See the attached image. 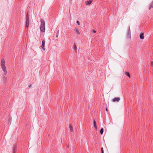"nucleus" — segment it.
<instances>
[{
  "mask_svg": "<svg viewBox=\"0 0 153 153\" xmlns=\"http://www.w3.org/2000/svg\"><path fill=\"white\" fill-rule=\"evenodd\" d=\"M40 30L42 32H45V26H40Z\"/></svg>",
  "mask_w": 153,
  "mask_h": 153,
  "instance_id": "nucleus-7",
  "label": "nucleus"
},
{
  "mask_svg": "<svg viewBox=\"0 0 153 153\" xmlns=\"http://www.w3.org/2000/svg\"><path fill=\"white\" fill-rule=\"evenodd\" d=\"M92 1V0H89L86 1L85 3L87 5H90Z\"/></svg>",
  "mask_w": 153,
  "mask_h": 153,
  "instance_id": "nucleus-6",
  "label": "nucleus"
},
{
  "mask_svg": "<svg viewBox=\"0 0 153 153\" xmlns=\"http://www.w3.org/2000/svg\"><path fill=\"white\" fill-rule=\"evenodd\" d=\"M93 32L94 33H96V30H94L93 31Z\"/></svg>",
  "mask_w": 153,
  "mask_h": 153,
  "instance_id": "nucleus-24",
  "label": "nucleus"
},
{
  "mask_svg": "<svg viewBox=\"0 0 153 153\" xmlns=\"http://www.w3.org/2000/svg\"><path fill=\"white\" fill-rule=\"evenodd\" d=\"M120 100V98L119 97H115L114 99H113L112 100V101L113 102H115V101H117V102H119Z\"/></svg>",
  "mask_w": 153,
  "mask_h": 153,
  "instance_id": "nucleus-4",
  "label": "nucleus"
},
{
  "mask_svg": "<svg viewBox=\"0 0 153 153\" xmlns=\"http://www.w3.org/2000/svg\"><path fill=\"white\" fill-rule=\"evenodd\" d=\"M11 119L10 117L9 119V124H11Z\"/></svg>",
  "mask_w": 153,
  "mask_h": 153,
  "instance_id": "nucleus-17",
  "label": "nucleus"
},
{
  "mask_svg": "<svg viewBox=\"0 0 153 153\" xmlns=\"http://www.w3.org/2000/svg\"><path fill=\"white\" fill-rule=\"evenodd\" d=\"M40 26H45V22L44 20L42 19H41L40 20Z\"/></svg>",
  "mask_w": 153,
  "mask_h": 153,
  "instance_id": "nucleus-3",
  "label": "nucleus"
},
{
  "mask_svg": "<svg viewBox=\"0 0 153 153\" xmlns=\"http://www.w3.org/2000/svg\"><path fill=\"white\" fill-rule=\"evenodd\" d=\"M151 65L153 67V62L152 61L151 62Z\"/></svg>",
  "mask_w": 153,
  "mask_h": 153,
  "instance_id": "nucleus-21",
  "label": "nucleus"
},
{
  "mask_svg": "<svg viewBox=\"0 0 153 153\" xmlns=\"http://www.w3.org/2000/svg\"><path fill=\"white\" fill-rule=\"evenodd\" d=\"M103 132V128H102L100 130V133L101 134H102Z\"/></svg>",
  "mask_w": 153,
  "mask_h": 153,
  "instance_id": "nucleus-14",
  "label": "nucleus"
},
{
  "mask_svg": "<svg viewBox=\"0 0 153 153\" xmlns=\"http://www.w3.org/2000/svg\"><path fill=\"white\" fill-rule=\"evenodd\" d=\"M106 111H108V108H107L106 109Z\"/></svg>",
  "mask_w": 153,
  "mask_h": 153,
  "instance_id": "nucleus-25",
  "label": "nucleus"
},
{
  "mask_svg": "<svg viewBox=\"0 0 153 153\" xmlns=\"http://www.w3.org/2000/svg\"><path fill=\"white\" fill-rule=\"evenodd\" d=\"M144 33H140V38L141 39H144Z\"/></svg>",
  "mask_w": 153,
  "mask_h": 153,
  "instance_id": "nucleus-9",
  "label": "nucleus"
},
{
  "mask_svg": "<svg viewBox=\"0 0 153 153\" xmlns=\"http://www.w3.org/2000/svg\"><path fill=\"white\" fill-rule=\"evenodd\" d=\"M29 25V22H26L25 28H27Z\"/></svg>",
  "mask_w": 153,
  "mask_h": 153,
  "instance_id": "nucleus-10",
  "label": "nucleus"
},
{
  "mask_svg": "<svg viewBox=\"0 0 153 153\" xmlns=\"http://www.w3.org/2000/svg\"><path fill=\"white\" fill-rule=\"evenodd\" d=\"M45 40H42V45L41 46V48L44 51H45Z\"/></svg>",
  "mask_w": 153,
  "mask_h": 153,
  "instance_id": "nucleus-2",
  "label": "nucleus"
},
{
  "mask_svg": "<svg viewBox=\"0 0 153 153\" xmlns=\"http://www.w3.org/2000/svg\"><path fill=\"white\" fill-rule=\"evenodd\" d=\"M76 23L77 24H78V25H80V23H79V21H77L76 22Z\"/></svg>",
  "mask_w": 153,
  "mask_h": 153,
  "instance_id": "nucleus-19",
  "label": "nucleus"
},
{
  "mask_svg": "<svg viewBox=\"0 0 153 153\" xmlns=\"http://www.w3.org/2000/svg\"><path fill=\"white\" fill-rule=\"evenodd\" d=\"M70 130L71 131V132H73V128L71 126V125H70Z\"/></svg>",
  "mask_w": 153,
  "mask_h": 153,
  "instance_id": "nucleus-13",
  "label": "nucleus"
},
{
  "mask_svg": "<svg viewBox=\"0 0 153 153\" xmlns=\"http://www.w3.org/2000/svg\"><path fill=\"white\" fill-rule=\"evenodd\" d=\"M31 86V85H30L29 86V88H30Z\"/></svg>",
  "mask_w": 153,
  "mask_h": 153,
  "instance_id": "nucleus-23",
  "label": "nucleus"
},
{
  "mask_svg": "<svg viewBox=\"0 0 153 153\" xmlns=\"http://www.w3.org/2000/svg\"><path fill=\"white\" fill-rule=\"evenodd\" d=\"M153 8V1L150 3L149 6V9Z\"/></svg>",
  "mask_w": 153,
  "mask_h": 153,
  "instance_id": "nucleus-8",
  "label": "nucleus"
},
{
  "mask_svg": "<svg viewBox=\"0 0 153 153\" xmlns=\"http://www.w3.org/2000/svg\"><path fill=\"white\" fill-rule=\"evenodd\" d=\"M29 22V18L28 15V14L27 15V17H26V22Z\"/></svg>",
  "mask_w": 153,
  "mask_h": 153,
  "instance_id": "nucleus-15",
  "label": "nucleus"
},
{
  "mask_svg": "<svg viewBox=\"0 0 153 153\" xmlns=\"http://www.w3.org/2000/svg\"><path fill=\"white\" fill-rule=\"evenodd\" d=\"M58 36V34H57L56 36V37H57Z\"/></svg>",
  "mask_w": 153,
  "mask_h": 153,
  "instance_id": "nucleus-22",
  "label": "nucleus"
},
{
  "mask_svg": "<svg viewBox=\"0 0 153 153\" xmlns=\"http://www.w3.org/2000/svg\"><path fill=\"white\" fill-rule=\"evenodd\" d=\"M103 148H101V151H102V153H103Z\"/></svg>",
  "mask_w": 153,
  "mask_h": 153,
  "instance_id": "nucleus-20",
  "label": "nucleus"
},
{
  "mask_svg": "<svg viewBox=\"0 0 153 153\" xmlns=\"http://www.w3.org/2000/svg\"><path fill=\"white\" fill-rule=\"evenodd\" d=\"M1 69L4 72V74L3 75V79L5 81L7 78V77L5 76V75L7 74V72L5 66V61L3 59H1Z\"/></svg>",
  "mask_w": 153,
  "mask_h": 153,
  "instance_id": "nucleus-1",
  "label": "nucleus"
},
{
  "mask_svg": "<svg viewBox=\"0 0 153 153\" xmlns=\"http://www.w3.org/2000/svg\"><path fill=\"white\" fill-rule=\"evenodd\" d=\"M125 74L128 76L129 78H130V75L129 72H126L125 73Z\"/></svg>",
  "mask_w": 153,
  "mask_h": 153,
  "instance_id": "nucleus-11",
  "label": "nucleus"
},
{
  "mask_svg": "<svg viewBox=\"0 0 153 153\" xmlns=\"http://www.w3.org/2000/svg\"><path fill=\"white\" fill-rule=\"evenodd\" d=\"M74 50H75L76 52V50H77V47L76 45L74 44Z\"/></svg>",
  "mask_w": 153,
  "mask_h": 153,
  "instance_id": "nucleus-12",
  "label": "nucleus"
},
{
  "mask_svg": "<svg viewBox=\"0 0 153 153\" xmlns=\"http://www.w3.org/2000/svg\"><path fill=\"white\" fill-rule=\"evenodd\" d=\"M16 150V147L15 146H14L13 149V153H15V151Z\"/></svg>",
  "mask_w": 153,
  "mask_h": 153,
  "instance_id": "nucleus-16",
  "label": "nucleus"
},
{
  "mask_svg": "<svg viewBox=\"0 0 153 153\" xmlns=\"http://www.w3.org/2000/svg\"><path fill=\"white\" fill-rule=\"evenodd\" d=\"M94 128H96V121L95 120H94Z\"/></svg>",
  "mask_w": 153,
  "mask_h": 153,
  "instance_id": "nucleus-18",
  "label": "nucleus"
},
{
  "mask_svg": "<svg viewBox=\"0 0 153 153\" xmlns=\"http://www.w3.org/2000/svg\"><path fill=\"white\" fill-rule=\"evenodd\" d=\"M74 31L76 32V33L78 35H80V33L79 32V29L77 27H76Z\"/></svg>",
  "mask_w": 153,
  "mask_h": 153,
  "instance_id": "nucleus-5",
  "label": "nucleus"
}]
</instances>
